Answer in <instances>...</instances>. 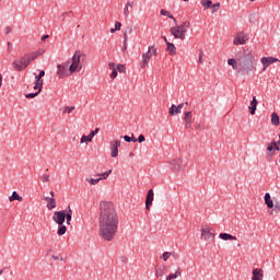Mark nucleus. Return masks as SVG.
<instances>
[{
	"instance_id": "obj_1",
	"label": "nucleus",
	"mask_w": 280,
	"mask_h": 280,
	"mask_svg": "<svg viewBox=\"0 0 280 280\" xmlns=\"http://www.w3.org/2000/svg\"><path fill=\"white\" fill-rule=\"evenodd\" d=\"M119 224V217L117 215V210L110 201H102L100 203V218H98V229L100 235L106 242H110L113 237L117 234V226Z\"/></svg>"
},
{
	"instance_id": "obj_2",
	"label": "nucleus",
	"mask_w": 280,
	"mask_h": 280,
	"mask_svg": "<svg viewBox=\"0 0 280 280\" xmlns=\"http://www.w3.org/2000/svg\"><path fill=\"white\" fill-rule=\"evenodd\" d=\"M82 58H86L85 54L77 50L71 59L61 65H57V75L60 80H65V78H69V75H73V73H80L82 71Z\"/></svg>"
},
{
	"instance_id": "obj_3",
	"label": "nucleus",
	"mask_w": 280,
	"mask_h": 280,
	"mask_svg": "<svg viewBox=\"0 0 280 280\" xmlns=\"http://www.w3.org/2000/svg\"><path fill=\"white\" fill-rule=\"evenodd\" d=\"M257 58L253 51L247 52L244 58L240 60V67L244 75H249L257 69Z\"/></svg>"
},
{
	"instance_id": "obj_4",
	"label": "nucleus",
	"mask_w": 280,
	"mask_h": 280,
	"mask_svg": "<svg viewBox=\"0 0 280 280\" xmlns=\"http://www.w3.org/2000/svg\"><path fill=\"white\" fill-rule=\"evenodd\" d=\"M191 27V23L184 22L180 25L173 26L170 28V32L174 38H177L179 40H185L187 36V31Z\"/></svg>"
},
{
	"instance_id": "obj_5",
	"label": "nucleus",
	"mask_w": 280,
	"mask_h": 280,
	"mask_svg": "<svg viewBox=\"0 0 280 280\" xmlns=\"http://www.w3.org/2000/svg\"><path fill=\"white\" fill-rule=\"evenodd\" d=\"M168 165H170V170L175 174H178L179 172H185V168L187 167L185 160L180 158L170 161Z\"/></svg>"
},
{
	"instance_id": "obj_6",
	"label": "nucleus",
	"mask_w": 280,
	"mask_h": 280,
	"mask_svg": "<svg viewBox=\"0 0 280 280\" xmlns=\"http://www.w3.org/2000/svg\"><path fill=\"white\" fill-rule=\"evenodd\" d=\"M158 51H156V47L155 46H150L148 48V51L142 54V60L140 62V67L141 69H145L150 62V60H152V56H158Z\"/></svg>"
},
{
	"instance_id": "obj_7",
	"label": "nucleus",
	"mask_w": 280,
	"mask_h": 280,
	"mask_svg": "<svg viewBox=\"0 0 280 280\" xmlns=\"http://www.w3.org/2000/svg\"><path fill=\"white\" fill-rule=\"evenodd\" d=\"M108 68L110 69L112 73L109 74L110 80H115L118 73H126V66L121 63L109 62Z\"/></svg>"
},
{
	"instance_id": "obj_8",
	"label": "nucleus",
	"mask_w": 280,
	"mask_h": 280,
	"mask_svg": "<svg viewBox=\"0 0 280 280\" xmlns=\"http://www.w3.org/2000/svg\"><path fill=\"white\" fill-rule=\"evenodd\" d=\"M13 69L15 71H24V69H27L30 67V57H21L20 59H16L12 62Z\"/></svg>"
},
{
	"instance_id": "obj_9",
	"label": "nucleus",
	"mask_w": 280,
	"mask_h": 280,
	"mask_svg": "<svg viewBox=\"0 0 280 280\" xmlns=\"http://www.w3.org/2000/svg\"><path fill=\"white\" fill-rule=\"evenodd\" d=\"M211 231H213V229L207 225L201 228V240H203V242L215 240V235Z\"/></svg>"
},
{
	"instance_id": "obj_10",
	"label": "nucleus",
	"mask_w": 280,
	"mask_h": 280,
	"mask_svg": "<svg viewBox=\"0 0 280 280\" xmlns=\"http://www.w3.org/2000/svg\"><path fill=\"white\" fill-rule=\"evenodd\" d=\"M248 43V35L245 34L244 32H238L233 39V45L238 46V45H246Z\"/></svg>"
},
{
	"instance_id": "obj_11",
	"label": "nucleus",
	"mask_w": 280,
	"mask_h": 280,
	"mask_svg": "<svg viewBox=\"0 0 280 280\" xmlns=\"http://www.w3.org/2000/svg\"><path fill=\"white\" fill-rule=\"evenodd\" d=\"M67 218V211H55L52 214V221L56 224H65V220Z\"/></svg>"
},
{
	"instance_id": "obj_12",
	"label": "nucleus",
	"mask_w": 280,
	"mask_h": 280,
	"mask_svg": "<svg viewBox=\"0 0 280 280\" xmlns=\"http://www.w3.org/2000/svg\"><path fill=\"white\" fill-rule=\"evenodd\" d=\"M260 62L262 65V71H266L269 67V65H275V62H279V59L275 57H262L260 59Z\"/></svg>"
},
{
	"instance_id": "obj_13",
	"label": "nucleus",
	"mask_w": 280,
	"mask_h": 280,
	"mask_svg": "<svg viewBox=\"0 0 280 280\" xmlns=\"http://www.w3.org/2000/svg\"><path fill=\"white\" fill-rule=\"evenodd\" d=\"M119 148H121V141L115 140V142L110 149L112 159H117V156H119Z\"/></svg>"
},
{
	"instance_id": "obj_14",
	"label": "nucleus",
	"mask_w": 280,
	"mask_h": 280,
	"mask_svg": "<svg viewBox=\"0 0 280 280\" xmlns=\"http://www.w3.org/2000/svg\"><path fill=\"white\" fill-rule=\"evenodd\" d=\"M191 124H194L191 112L184 113V126L186 129L191 128Z\"/></svg>"
},
{
	"instance_id": "obj_15",
	"label": "nucleus",
	"mask_w": 280,
	"mask_h": 280,
	"mask_svg": "<svg viewBox=\"0 0 280 280\" xmlns=\"http://www.w3.org/2000/svg\"><path fill=\"white\" fill-rule=\"evenodd\" d=\"M152 202H154V190L150 189L147 194L145 199V209L150 211V207H152Z\"/></svg>"
},
{
	"instance_id": "obj_16",
	"label": "nucleus",
	"mask_w": 280,
	"mask_h": 280,
	"mask_svg": "<svg viewBox=\"0 0 280 280\" xmlns=\"http://www.w3.org/2000/svg\"><path fill=\"white\" fill-rule=\"evenodd\" d=\"M279 151V147L277 145V141L272 140L267 143V152H269V156H273L275 152Z\"/></svg>"
},
{
	"instance_id": "obj_17",
	"label": "nucleus",
	"mask_w": 280,
	"mask_h": 280,
	"mask_svg": "<svg viewBox=\"0 0 280 280\" xmlns=\"http://www.w3.org/2000/svg\"><path fill=\"white\" fill-rule=\"evenodd\" d=\"M252 280H264V269L256 268L252 272Z\"/></svg>"
},
{
	"instance_id": "obj_18",
	"label": "nucleus",
	"mask_w": 280,
	"mask_h": 280,
	"mask_svg": "<svg viewBox=\"0 0 280 280\" xmlns=\"http://www.w3.org/2000/svg\"><path fill=\"white\" fill-rule=\"evenodd\" d=\"M219 237H220V240H223L224 242H237V237L234 235H231L229 233H220Z\"/></svg>"
},
{
	"instance_id": "obj_19",
	"label": "nucleus",
	"mask_w": 280,
	"mask_h": 280,
	"mask_svg": "<svg viewBox=\"0 0 280 280\" xmlns=\"http://www.w3.org/2000/svg\"><path fill=\"white\" fill-rule=\"evenodd\" d=\"M183 106H185L184 103L179 104V105H172L168 109L170 115H180V109L183 108Z\"/></svg>"
},
{
	"instance_id": "obj_20",
	"label": "nucleus",
	"mask_w": 280,
	"mask_h": 280,
	"mask_svg": "<svg viewBox=\"0 0 280 280\" xmlns=\"http://www.w3.org/2000/svg\"><path fill=\"white\" fill-rule=\"evenodd\" d=\"M44 200H45V202H47L48 211L56 209V199L54 197H45Z\"/></svg>"
},
{
	"instance_id": "obj_21",
	"label": "nucleus",
	"mask_w": 280,
	"mask_h": 280,
	"mask_svg": "<svg viewBox=\"0 0 280 280\" xmlns=\"http://www.w3.org/2000/svg\"><path fill=\"white\" fill-rule=\"evenodd\" d=\"M264 200L268 209H275V202L272 201V197L270 196V192L265 194Z\"/></svg>"
},
{
	"instance_id": "obj_22",
	"label": "nucleus",
	"mask_w": 280,
	"mask_h": 280,
	"mask_svg": "<svg viewBox=\"0 0 280 280\" xmlns=\"http://www.w3.org/2000/svg\"><path fill=\"white\" fill-rule=\"evenodd\" d=\"M170 257H173L174 259H178V254H176L175 252H164L162 254L163 261H167Z\"/></svg>"
},
{
	"instance_id": "obj_23",
	"label": "nucleus",
	"mask_w": 280,
	"mask_h": 280,
	"mask_svg": "<svg viewBox=\"0 0 280 280\" xmlns=\"http://www.w3.org/2000/svg\"><path fill=\"white\" fill-rule=\"evenodd\" d=\"M257 104H259V101H257V97L254 96L249 106L250 115H255L257 110Z\"/></svg>"
},
{
	"instance_id": "obj_24",
	"label": "nucleus",
	"mask_w": 280,
	"mask_h": 280,
	"mask_svg": "<svg viewBox=\"0 0 280 280\" xmlns=\"http://www.w3.org/2000/svg\"><path fill=\"white\" fill-rule=\"evenodd\" d=\"M110 174H113V170L106 171L104 173H97L94 176L98 177V182H100V180H106V178H108Z\"/></svg>"
},
{
	"instance_id": "obj_25",
	"label": "nucleus",
	"mask_w": 280,
	"mask_h": 280,
	"mask_svg": "<svg viewBox=\"0 0 280 280\" xmlns=\"http://www.w3.org/2000/svg\"><path fill=\"white\" fill-rule=\"evenodd\" d=\"M14 200H18V202H23V197H21L19 192L13 191L12 196L9 197V202H14Z\"/></svg>"
},
{
	"instance_id": "obj_26",
	"label": "nucleus",
	"mask_w": 280,
	"mask_h": 280,
	"mask_svg": "<svg viewBox=\"0 0 280 280\" xmlns=\"http://www.w3.org/2000/svg\"><path fill=\"white\" fill-rule=\"evenodd\" d=\"M85 183H88L91 186L100 185V178L96 176L88 177V178H85Z\"/></svg>"
},
{
	"instance_id": "obj_27",
	"label": "nucleus",
	"mask_w": 280,
	"mask_h": 280,
	"mask_svg": "<svg viewBox=\"0 0 280 280\" xmlns=\"http://www.w3.org/2000/svg\"><path fill=\"white\" fill-rule=\"evenodd\" d=\"M160 14H161L162 16H167L168 19H172V21H174L175 25H177L178 21H176V20L174 19V15H172V13H170V11H167V10H165V9H162V10L160 11Z\"/></svg>"
},
{
	"instance_id": "obj_28",
	"label": "nucleus",
	"mask_w": 280,
	"mask_h": 280,
	"mask_svg": "<svg viewBox=\"0 0 280 280\" xmlns=\"http://www.w3.org/2000/svg\"><path fill=\"white\" fill-rule=\"evenodd\" d=\"M166 51H168L170 56H176V46L173 43H167Z\"/></svg>"
},
{
	"instance_id": "obj_29",
	"label": "nucleus",
	"mask_w": 280,
	"mask_h": 280,
	"mask_svg": "<svg viewBox=\"0 0 280 280\" xmlns=\"http://www.w3.org/2000/svg\"><path fill=\"white\" fill-rule=\"evenodd\" d=\"M280 212V202L277 201L275 205H273V209L269 210V215H277V213Z\"/></svg>"
},
{
	"instance_id": "obj_30",
	"label": "nucleus",
	"mask_w": 280,
	"mask_h": 280,
	"mask_svg": "<svg viewBox=\"0 0 280 280\" xmlns=\"http://www.w3.org/2000/svg\"><path fill=\"white\" fill-rule=\"evenodd\" d=\"M67 233V225L65 223L58 224L57 235L62 236Z\"/></svg>"
},
{
	"instance_id": "obj_31",
	"label": "nucleus",
	"mask_w": 280,
	"mask_h": 280,
	"mask_svg": "<svg viewBox=\"0 0 280 280\" xmlns=\"http://www.w3.org/2000/svg\"><path fill=\"white\" fill-rule=\"evenodd\" d=\"M271 124L273 126H279L280 119H279V115L277 113L271 114Z\"/></svg>"
},
{
	"instance_id": "obj_32",
	"label": "nucleus",
	"mask_w": 280,
	"mask_h": 280,
	"mask_svg": "<svg viewBox=\"0 0 280 280\" xmlns=\"http://www.w3.org/2000/svg\"><path fill=\"white\" fill-rule=\"evenodd\" d=\"M92 141H93V138L90 135H88V136L83 135L80 139L81 144H83V143L88 144V143H91Z\"/></svg>"
},
{
	"instance_id": "obj_33",
	"label": "nucleus",
	"mask_w": 280,
	"mask_h": 280,
	"mask_svg": "<svg viewBox=\"0 0 280 280\" xmlns=\"http://www.w3.org/2000/svg\"><path fill=\"white\" fill-rule=\"evenodd\" d=\"M201 5L205 10H209L213 5L211 0H201Z\"/></svg>"
},
{
	"instance_id": "obj_34",
	"label": "nucleus",
	"mask_w": 280,
	"mask_h": 280,
	"mask_svg": "<svg viewBox=\"0 0 280 280\" xmlns=\"http://www.w3.org/2000/svg\"><path fill=\"white\" fill-rule=\"evenodd\" d=\"M75 110V106H66L63 107V115H71Z\"/></svg>"
},
{
	"instance_id": "obj_35",
	"label": "nucleus",
	"mask_w": 280,
	"mask_h": 280,
	"mask_svg": "<svg viewBox=\"0 0 280 280\" xmlns=\"http://www.w3.org/2000/svg\"><path fill=\"white\" fill-rule=\"evenodd\" d=\"M43 78H45V70H42V71L39 72V74H37V75L35 77V80H36L37 84L43 83Z\"/></svg>"
},
{
	"instance_id": "obj_36",
	"label": "nucleus",
	"mask_w": 280,
	"mask_h": 280,
	"mask_svg": "<svg viewBox=\"0 0 280 280\" xmlns=\"http://www.w3.org/2000/svg\"><path fill=\"white\" fill-rule=\"evenodd\" d=\"M25 58H28V63L33 62V60H36L38 58V52H32L31 55H24Z\"/></svg>"
},
{
	"instance_id": "obj_37",
	"label": "nucleus",
	"mask_w": 280,
	"mask_h": 280,
	"mask_svg": "<svg viewBox=\"0 0 280 280\" xmlns=\"http://www.w3.org/2000/svg\"><path fill=\"white\" fill-rule=\"evenodd\" d=\"M228 65L232 67V69L237 70V59H229Z\"/></svg>"
},
{
	"instance_id": "obj_38",
	"label": "nucleus",
	"mask_w": 280,
	"mask_h": 280,
	"mask_svg": "<svg viewBox=\"0 0 280 280\" xmlns=\"http://www.w3.org/2000/svg\"><path fill=\"white\" fill-rule=\"evenodd\" d=\"M33 89L34 91H37V93H40L43 91V83L38 84V81H35Z\"/></svg>"
},
{
	"instance_id": "obj_39",
	"label": "nucleus",
	"mask_w": 280,
	"mask_h": 280,
	"mask_svg": "<svg viewBox=\"0 0 280 280\" xmlns=\"http://www.w3.org/2000/svg\"><path fill=\"white\" fill-rule=\"evenodd\" d=\"M72 211L71 208H69L68 212H66V220H67V224H71V215Z\"/></svg>"
},
{
	"instance_id": "obj_40",
	"label": "nucleus",
	"mask_w": 280,
	"mask_h": 280,
	"mask_svg": "<svg viewBox=\"0 0 280 280\" xmlns=\"http://www.w3.org/2000/svg\"><path fill=\"white\" fill-rule=\"evenodd\" d=\"M51 259H54V261H65V257L62 255H51Z\"/></svg>"
},
{
	"instance_id": "obj_41",
	"label": "nucleus",
	"mask_w": 280,
	"mask_h": 280,
	"mask_svg": "<svg viewBox=\"0 0 280 280\" xmlns=\"http://www.w3.org/2000/svg\"><path fill=\"white\" fill-rule=\"evenodd\" d=\"M165 275V268H159L155 271V277H163Z\"/></svg>"
},
{
	"instance_id": "obj_42",
	"label": "nucleus",
	"mask_w": 280,
	"mask_h": 280,
	"mask_svg": "<svg viewBox=\"0 0 280 280\" xmlns=\"http://www.w3.org/2000/svg\"><path fill=\"white\" fill-rule=\"evenodd\" d=\"M124 16L125 19H128V16H130V8L126 7L124 8Z\"/></svg>"
},
{
	"instance_id": "obj_43",
	"label": "nucleus",
	"mask_w": 280,
	"mask_h": 280,
	"mask_svg": "<svg viewBox=\"0 0 280 280\" xmlns=\"http://www.w3.org/2000/svg\"><path fill=\"white\" fill-rule=\"evenodd\" d=\"M38 94H39L38 92L30 93V94H26L25 97L27 100H34V97H37Z\"/></svg>"
},
{
	"instance_id": "obj_44",
	"label": "nucleus",
	"mask_w": 280,
	"mask_h": 280,
	"mask_svg": "<svg viewBox=\"0 0 280 280\" xmlns=\"http://www.w3.org/2000/svg\"><path fill=\"white\" fill-rule=\"evenodd\" d=\"M167 277L171 279H178L180 277V271H176L175 273H170Z\"/></svg>"
},
{
	"instance_id": "obj_45",
	"label": "nucleus",
	"mask_w": 280,
	"mask_h": 280,
	"mask_svg": "<svg viewBox=\"0 0 280 280\" xmlns=\"http://www.w3.org/2000/svg\"><path fill=\"white\" fill-rule=\"evenodd\" d=\"M212 12H218L220 10V2L212 4Z\"/></svg>"
},
{
	"instance_id": "obj_46",
	"label": "nucleus",
	"mask_w": 280,
	"mask_h": 280,
	"mask_svg": "<svg viewBox=\"0 0 280 280\" xmlns=\"http://www.w3.org/2000/svg\"><path fill=\"white\" fill-rule=\"evenodd\" d=\"M97 132H100V128H96L95 130L91 131L89 135L93 139V137H95V135H97Z\"/></svg>"
},
{
	"instance_id": "obj_47",
	"label": "nucleus",
	"mask_w": 280,
	"mask_h": 280,
	"mask_svg": "<svg viewBox=\"0 0 280 280\" xmlns=\"http://www.w3.org/2000/svg\"><path fill=\"white\" fill-rule=\"evenodd\" d=\"M115 30H116V32H119L121 30V22L115 23Z\"/></svg>"
},
{
	"instance_id": "obj_48",
	"label": "nucleus",
	"mask_w": 280,
	"mask_h": 280,
	"mask_svg": "<svg viewBox=\"0 0 280 280\" xmlns=\"http://www.w3.org/2000/svg\"><path fill=\"white\" fill-rule=\"evenodd\" d=\"M138 141H139V143H143V141H145V136L140 135V136L138 137Z\"/></svg>"
},
{
	"instance_id": "obj_49",
	"label": "nucleus",
	"mask_w": 280,
	"mask_h": 280,
	"mask_svg": "<svg viewBox=\"0 0 280 280\" xmlns=\"http://www.w3.org/2000/svg\"><path fill=\"white\" fill-rule=\"evenodd\" d=\"M43 183H49V175H44L42 177Z\"/></svg>"
},
{
	"instance_id": "obj_50",
	"label": "nucleus",
	"mask_w": 280,
	"mask_h": 280,
	"mask_svg": "<svg viewBox=\"0 0 280 280\" xmlns=\"http://www.w3.org/2000/svg\"><path fill=\"white\" fill-rule=\"evenodd\" d=\"M133 5H135V2L128 1L125 7H127V8H133Z\"/></svg>"
},
{
	"instance_id": "obj_51",
	"label": "nucleus",
	"mask_w": 280,
	"mask_h": 280,
	"mask_svg": "<svg viewBox=\"0 0 280 280\" xmlns=\"http://www.w3.org/2000/svg\"><path fill=\"white\" fill-rule=\"evenodd\" d=\"M124 140H125L127 143H130V141H132V138H130L129 136H124Z\"/></svg>"
},
{
	"instance_id": "obj_52",
	"label": "nucleus",
	"mask_w": 280,
	"mask_h": 280,
	"mask_svg": "<svg viewBox=\"0 0 280 280\" xmlns=\"http://www.w3.org/2000/svg\"><path fill=\"white\" fill-rule=\"evenodd\" d=\"M3 86V74L0 73V89Z\"/></svg>"
},
{
	"instance_id": "obj_53",
	"label": "nucleus",
	"mask_w": 280,
	"mask_h": 280,
	"mask_svg": "<svg viewBox=\"0 0 280 280\" xmlns=\"http://www.w3.org/2000/svg\"><path fill=\"white\" fill-rule=\"evenodd\" d=\"M47 38H49V35L42 36V43H45V40H47Z\"/></svg>"
},
{
	"instance_id": "obj_54",
	"label": "nucleus",
	"mask_w": 280,
	"mask_h": 280,
	"mask_svg": "<svg viewBox=\"0 0 280 280\" xmlns=\"http://www.w3.org/2000/svg\"><path fill=\"white\" fill-rule=\"evenodd\" d=\"M124 43L126 44V43H128V34H124Z\"/></svg>"
},
{
	"instance_id": "obj_55",
	"label": "nucleus",
	"mask_w": 280,
	"mask_h": 280,
	"mask_svg": "<svg viewBox=\"0 0 280 280\" xmlns=\"http://www.w3.org/2000/svg\"><path fill=\"white\" fill-rule=\"evenodd\" d=\"M205 61L202 60V56H199V63L202 65Z\"/></svg>"
},
{
	"instance_id": "obj_56",
	"label": "nucleus",
	"mask_w": 280,
	"mask_h": 280,
	"mask_svg": "<svg viewBox=\"0 0 280 280\" xmlns=\"http://www.w3.org/2000/svg\"><path fill=\"white\" fill-rule=\"evenodd\" d=\"M109 32H110V34H115L117 32V30L110 28Z\"/></svg>"
},
{
	"instance_id": "obj_57",
	"label": "nucleus",
	"mask_w": 280,
	"mask_h": 280,
	"mask_svg": "<svg viewBox=\"0 0 280 280\" xmlns=\"http://www.w3.org/2000/svg\"><path fill=\"white\" fill-rule=\"evenodd\" d=\"M163 40L166 43V45H167V43H170V42L167 40V37H165V36H163Z\"/></svg>"
},
{
	"instance_id": "obj_58",
	"label": "nucleus",
	"mask_w": 280,
	"mask_h": 280,
	"mask_svg": "<svg viewBox=\"0 0 280 280\" xmlns=\"http://www.w3.org/2000/svg\"><path fill=\"white\" fill-rule=\"evenodd\" d=\"M50 198H54L56 196V194L54 191H50Z\"/></svg>"
},
{
	"instance_id": "obj_59",
	"label": "nucleus",
	"mask_w": 280,
	"mask_h": 280,
	"mask_svg": "<svg viewBox=\"0 0 280 280\" xmlns=\"http://www.w3.org/2000/svg\"><path fill=\"white\" fill-rule=\"evenodd\" d=\"M126 49H128V46L124 43V51H126Z\"/></svg>"
},
{
	"instance_id": "obj_60",
	"label": "nucleus",
	"mask_w": 280,
	"mask_h": 280,
	"mask_svg": "<svg viewBox=\"0 0 280 280\" xmlns=\"http://www.w3.org/2000/svg\"><path fill=\"white\" fill-rule=\"evenodd\" d=\"M131 141H132L133 143H137V138H131Z\"/></svg>"
},
{
	"instance_id": "obj_61",
	"label": "nucleus",
	"mask_w": 280,
	"mask_h": 280,
	"mask_svg": "<svg viewBox=\"0 0 280 280\" xmlns=\"http://www.w3.org/2000/svg\"><path fill=\"white\" fill-rule=\"evenodd\" d=\"M129 156H131V158L135 156V153L133 152L129 153Z\"/></svg>"
},
{
	"instance_id": "obj_62",
	"label": "nucleus",
	"mask_w": 280,
	"mask_h": 280,
	"mask_svg": "<svg viewBox=\"0 0 280 280\" xmlns=\"http://www.w3.org/2000/svg\"><path fill=\"white\" fill-rule=\"evenodd\" d=\"M1 275H3V270H0V277H1Z\"/></svg>"
},
{
	"instance_id": "obj_63",
	"label": "nucleus",
	"mask_w": 280,
	"mask_h": 280,
	"mask_svg": "<svg viewBox=\"0 0 280 280\" xmlns=\"http://www.w3.org/2000/svg\"><path fill=\"white\" fill-rule=\"evenodd\" d=\"M166 280H172L168 276L166 277Z\"/></svg>"
},
{
	"instance_id": "obj_64",
	"label": "nucleus",
	"mask_w": 280,
	"mask_h": 280,
	"mask_svg": "<svg viewBox=\"0 0 280 280\" xmlns=\"http://www.w3.org/2000/svg\"><path fill=\"white\" fill-rule=\"evenodd\" d=\"M67 14V12L66 13H62V16H65Z\"/></svg>"
}]
</instances>
